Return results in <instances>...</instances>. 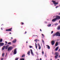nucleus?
<instances>
[{
    "mask_svg": "<svg viewBox=\"0 0 60 60\" xmlns=\"http://www.w3.org/2000/svg\"><path fill=\"white\" fill-rule=\"evenodd\" d=\"M56 35V34H52V36H53V37L55 36Z\"/></svg>",
    "mask_w": 60,
    "mask_h": 60,
    "instance_id": "nucleus-20",
    "label": "nucleus"
},
{
    "mask_svg": "<svg viewBox=\"0 0 60 60\" xmlns=\"http://www.w3.org/2000/svg\"><path fill=\"white\" fill-rule=\"evenodd\" d=\"M56 18L53 19L52 20L53 22L56 21L57 19H60V16L58 15H56Z\"/></svg>",
    "mask_w": 60,
    "mask_h": 60,
    "instance_id": "nucleus-1",
    "label": "nucleus"
},
{
    "mask_svg": "<svg viewBox=\"0 0 60 60\" xmlns=\"http://www.w3.org/2000/svg\"><path fill=\"white\" fill-rule=\"evenodd\" d=\"M59 48V47L58 46L55 49V50L56 51H57L58 49Z\"/></svg>",
    "mask_w": 60,
    "mask_h": 60,
    "instance_id": "nucleus-14",
    "label": "nucleus"
},
{
    "mask_svg": "<svg viewBox=\"0 0 60 60\" xmlns=\"http://www.w3.org/2000/svg\"><path fill=\"white\" fill-rule=\"evenodd\" d=\"M25 34H26V31L25 33Z\"/></svg>",
    "mask_w": 60,
    "mask_h": 60,
    "instance_id": "nucleus-45",
    "label": "nucleus"
},
{
    "mask_svg": "<svg viewBox=\"0 0 60 60\" xmlns=\"http://www.w3.org/2000/svg\"><path fill=\"white\" fill-rule=\"evenodd\" d=\"M5 43H6V44H7V41H5Z\"/></svg>",
    "mask_w": 60,
    "mask_h": 60,
    "instance_id": "nucleus-39",
    "label": "nucleus"
},
{
    "mask_svg": "<svg viewBox=\"0 0 60 60\" xmlns=\"http://www.w3.org/2000/svg\"><path fill=\"white\" fill-rule=\"evenodd\" d=\"M37 36V37H38V36H37V35H36V36Z\"/></svg>",
    "mask_w": 60,
    "mask_h": 60,
    "instance_id": "nucleus-47",
    "label": "nucleus"
},
{
    "mask_svg": "<svg viewBox=\"0 0 60 60\" xmlns=\"http://www.w3.org/2000/svg\"><path fill=\"white\" fill-rule=\"evenodd\" d=\"M46 46H47V48H48V49H50V47L49 46V45H46Z\"/></svg>",
    "mask_w": 60,
    "mask_h": 60,
    "instance_id": "nucleus-16",
    "label": "nucleus"
},
{
    "mask_svg": "<svg viewBox=\"0 0 60 60\" xmlns=\"http://www.w3.org/2000/svg\"><path fill=\"white\" fill-rule=\"evenodd\" d=\"M59 50L60 51V49H59Z\"/></svg>",
    "mask_w": 60,
    "mask_h": 60,
    "instance_id": "nucleus-58",
    "label": "nucleus"
},
{
    "mask_svg": "<svg viewBox=\"0 0 60 60\" xmlns=\"http://www.w3.org/2000/svg\"><path fill=\"white\" fill-rule=\"evenodd\" d=\"M38 46H39V49H41V46L40 45V44H38Z\"/></svg>",
    "mask_w": 60,
    "mask_h": 60,
    "instance_id": "nucleus-9",
    "label": "nucleus"
},
{
    "mask_svg": "<svg viewBox=\"0 0 60 60\" xmlns=\"http://www.w3.org/2000/svg\"><path fill=\"white\" fill-rule=\"evenodd\" d=\"M16 53H17V51H16V49H14V55H15V54H16Z\"/></svg>",
    "mask_w": 60,
    "mask_h": 60,
    "instance_id": "nucleus-7",
    "label": "nucleus"
},
{
    "mask_svg": "<svg viewBox=\"0 0 60 60\" xmlns=\"http://www.w3.org/2000/svg\"><path fill=\"white\" fill-rule=\"evenodd\" d=\"M45 57H47V55H45Z\"/></svg>",
    "mask_w": 60,
    "mask_h": 60,
    "instance_id": "nucleus-43",
    "label": "nucleus"
},
{
    "mask_svg": "<svg viewBox=\"0 0 60 60\" xmlns=\"http://www.w3.org/2000/svg\"><path fill=\"white\" fill-rule=\"evenodd\" d=\"M28 42H27V41L26 42V43H27Z\"/></svg>",
    "mask_w": 60,
    "mask_h": 60,
    "instance_id": "nucleus-49",
    "label": "nucleus"
},
{
    "mask_svg": "<svg viewBox=\"0 0 60 60\" xmlns=\"http://www.w3.org/2000/svg\"><path fill=\"white\" fill-rule=\"evenodd\" d=\"M15 60H18V58H16L15 59Z\"/></svg>",
    "mask_w": 60,
    "mask_h": 60,
    "instance_id": "nucleus-34",
    "label": "nucleus"
},
{
    "mask_svg": "<svg viewBox=\"0 0 60 60\" xmlns=\"http://www.w3.org/2000/svg\"><path fill=\"white\" fill-rule=\"evenodd\" d=\"M51 24H50L48 25L47 26H48L49 27V26H51Z\"/></svg>",
    "mask_w": 60,
    "mask_h": 60,
    "instance_id": "nucleus-24",
    "label": "nucleus"
},
{
    "mask_svg": "<svg viewBox=\"0 0 60 60\" xmlns=\"http://www.w3.org/2000/svg\"><path fill=\"white\" fill-rule=\"evenodd\" d=\"M25 56V55H23L22 56V57H24Z\"/></svg>",
    "mask_w": 60,
    "mask_h": 60,
    "instance_id": "nucleus-30",
    "label": "nucleus"
},
{
    "mask_svg": "<svg viewBox=\"0 0 60 60\" xmlns=\"http://www.w3.org/2000/svg\"><path fill=\"white\" fill-rule=\"evenodd\" d=\"M4 45V43H0V46H2Z\"/></svg>",
    "mask_w": 60,
    "mask_h": 60,
    "instance_id": "nucleus-10",
    "label": "nucleus"
},
{
    "mask_svg": "<svg viewBox=\"0 0 60 60\" xmlns=\"http://www.w3.org/2000/svg\"><path fill=\"white\" fill-rule=\"evenodd\" d=\"M11 30H12V28L7 29L6 30V31L7 32L9 31H11V32L12 31H11Z\"/></svg>",
    "mask_w": 60,
    "mask_h": 60,
    "instance_id": "nucleus-4",
    "label": "nucleus"
},
{
    "mask_svg": "<svg viewBox=\"0 0 60 60\" xmlns=\"http://www.w3.org/2000/svg\"><path fill=\"white\" fill-rule=\"evenodd\" d=\"M22 25H24V22H22Z\"/></svg>",
    "mask_w": 60,
    "mask_h": 60,
    "instance_id": "nucleus-35",
    "label": "nucleus"
},
{
    "mask_svg": "<svg viewBox=\"0 0 60 60\" xmlns=\"http://www.w3.org/2000/svg\"><path fill=\"white\" fill-rule=\"evenodd\" d=\"M35 47L36 48V49H37V44H36V43H35Z\"/></svg>",
    "mask_w": 60,
    "mask_h": 60,
    "instance_id": "nucleus-21",
    "label": "nucleus"
},
{
    "mask_svg": "<svg viewBox=\"0 0 60 60\" xmlns=\"http://www.w3.org/2000/svg\"><path fill=\"white\" fill-rule=\"evenodd\" d=\"M58 42H56L55 44L56 46H57V45H58Z\"/></svg>",
    "mask_w": 60,
    "mask_h": 60,
    "instance_id": "nucleus-19",
    "label": "nucleus"
},
{
    "mask_svg": "<svg viewBox=\"0 0 60 60\" xmlns=\"http://www.w3.org/2000/svg\"><path fill=\"white\" fill-rule=\"evenodd\" d=\"M36 54H37V55H38V52H36Z\"/></svg>",
    "mask_w": 60,
    "mask_h": 60,
    "instance_id": "nucleus-38",
    "label": "nucleus"
},
{
    "mask_svg": "<svg viewBox=\"0 0 60 60\" xmlns=\"http://www.w3.org/2000/svg\"><path fill=\"white\" fill-rule=\"evenodd\" d=\"M56 5H54V6H56Z\"/></svg>",
    "mask_w": 60,
    "mask_h": 60,
    "instance_id": "nucleus-53",
    "label": "nucleus"
},
{
    "mask_svg": "<svg viewBox=\"0 0 60 60\" xmlns=\"http://www.w3.org/2000/svg\"><path fill=\"white\" fill-rule=\"evenodd\" d=\"M52 33H53V31H52L51 32V34H52Z\"/></svg>",
    "mask_w": 60,
    "mask_h": 60,
    "instance_id": "nucleus-33",
    "label": "nucleus"
},
{
    "mask_svg": "<svg viewBox=\"0 0 60 60\" xmlns=\"http://www.w3.org/2000/svg\"><path fill=\"white\" fill-rule=\"evenodd\" d=\"M42 54L43 55V54H44V52L43 51H42Z\"/></svg>",
    "mask_w": 60,
    "mask_h": 60,
    "instance_id": "nucleus-31",
    "label": "nucleus"
},
{
    "mask_svg": "<svg viewBox=\"0 0 60 60\" xmlns=\"http://www.w3.org/2000/svg\"><path fill=\"white\" fill-rule=\"evenodd\" d=\"M55 16H53V18H55Z\"/></svg>",
    "mask_w": 60,
    "mask_h": 60,
    "instance_id": "nucleus-52",
    "label": "nucleus"
},
{
    "mask_svg": "<svg viewBox=\"0 0 60 60\" xmlns=\"http://www.w3.org/2000/svg\"><path fill=\"white\" fill-rule=\"evenodd\" d=\"M37 40H38V39H35L34 40V41H37Z\"/></svg>",
    "mask_w": 60,
    "mask_h": 60,
    "instance_id": "nucleus-28",
    "label": "nucleus"
},
{
    "mask_svg": "<svg viewBox=\"0 0 60 60\" xmlns=\"http://www.w3.org/2000/svg\"><path fill=\"white\" fill-rule=\"evenodd\" d=\"M3 41V39H0V42H1Z\"/></svg>",
    "mask_w": 60,
    "mask_h": 60,
    "instance_id": "nucleus-23",
    "label": "nucleus"
},
{
    "mask_svg": "<svg viewBox=\"0 0 60 60\" xmlns=\"http://www.w3.org/2000/svg\"><path fill=\"white\" fill-rule=\"evenodd\" d=\"M16 41H17V40L16 39H15L14 40L12 41L13 43H15V42H16Z\"/></svg>",
    "mask_w": 60,
    "mask_h": 60,
    "instance_id": "nucleus-12",
    "label": "nucleus"
},
{
    "mask_svg": "<svg viewBox=\"0 0 60 60\" xmlns=\"http://www.w3.org/2000/svg\"><path fill=\"white\" fill-rule=\"evenodd\" d=\"M11 40H12V39H13V38H11Z\"/></svg>",
    "mask_w": 60,
    "mask_h": 60,
    "instance_id": "nucleus-40",
    "label": "nucleus"
},
{
    "mask_svg": "<svg viewBox=\"0 0 60 60\" xmlns=\"http://www.w3.org/2000/svg\"><path fill=\"white\" fill-rule=\"evenodd\" d=\"M1 30H3V29H2V28H1Z\"/></svg>",
    "mask_w": 60,
    "mask_h": 60,
    "instance_id": "nucleus-54",
    "label": "nucleus"
},
{
    "mask_svg": "<svg viewBox=\"0 0 60 60\" xmlns=\"http://www.w3.org/2000/svg\"><path fill=\"white\" fill-rule=\"evenodd\" d=\"M10 34H11V33L10 32L9 33Z\"/></svg>",
    "mask_w": 60,
    "mask_h": 60,
    "instance_id": "nucleus-50",
    "label": "nucleus"
},
{
    "mask_svg": "<svg viewBox=\"0 0 60 60\" xmlns=\"http://www.w3.org/2000/svg\"><path fill=\"white\" fill-rule=\"evenodd\" d=\"M59 7L58 6H57L56 7V8H58V7Z\"/></svg>",
    "mask_w": 60,
    "mask_h": 60,
    "instance_id": "nucleus-32",
    "label": "nucleus"
},
{
    "mask_svg": "<svg viewBox=\"0 0 60 60\" xmlns=\"http://www.w3.org/2000/svg\"><path fill=\"white\" fill-rule=\"evenodd\" d=\"M52 2L53 3V4H58V3L56 2V1H54L53 0H52Z\"/></svg>",
    "mask_w": 60,
    "mask_h": 60,
    "instance_id": "nucleus-5",
    "label": "nucleus"
},
{
    "mask_svg": "<svg viewBox=\"0 0 60 60\" xmlns=\"http://www.w3.org/2000/svg\"><path fill=\"white\" fill-rule=\"evenodd\" d=\"M9 47V45H7L5 47V49H8V48Z\"/></svg>",
    "mask_w": 60,
    "mask_h": 60,
    "instance_id": "nucleus-8",
    "label": "nucleus"
},
{
    "mask_svg": "<svg viewBox=\"0 0 60 60\" xmlns=\"http://www.w3.org/2000/svg\"><path fill=\"white\" fill-rule=\"evenodd\" d=\"M12 49H13V47H12L10 46L8 48L7 50L8 51H11V50Z\"/></svg>",
    "mask_w": 60,
    "mask_h": 60,
    "instance_id": "nucleus-2",
    "label": "nucleus"
},
{
    "mask_svg": "<svg viewBox=\"0 0 60 60\" xmlns=\"http://www.w3.org/2000/svg\"><path fill=\"white\" fill-rule=\"evenodd\" d=\"M56 34L57 36H60V33L58 32H56Z\"/></svg>",
    "mask_w": 60,
    "mask_h": 60,
    "instance_id": "nucleus-3",
    "label": "nucleus"
},
{
    "mask_svg": "<svg viewBox=\"0 0 60 60\" xmlns=\"http://www.w3.org/2000/svg\"><path fill=\"white\" fill-rule=\"evenodd\" d=\"M8 44H11V42H9L8 43Z\"/></svg>",
    "mask_w": 60,
    "mask_h": 60,
    "instance_id": "nucleus-29",
    "label": "nucleus"
},
{
    "mask_svg": "<svg viewBox=\"0 0 60 60\" xmlns=\"http://www.w3.org/2000/svg\"><path fill=\"white\" fill-rule=\"evenodd\" d=\"M42 42L43 44L44 43V41H43V40H42Z\"/></svg>",
    "mask_w": 60,
    "mask_h": 60,
    "instance_id": "nucleus-25",
    "label": "nucleus"
},
{
    "mask_svg": "<svg viewBox=\"0 0 60 60\" xmlns=\"http://www.w3.org/2000/svg\"><path fill=\"white\" fill-rule=\"evenodd\" d=\"M20 60H24V59H21Z\"/></svg>",
    "mask_w": 60,
    "mask_h": 60,
    "instance_id": "nucleus-37",
    "label": "nucleus"
},
{
    "mask_svg": "<svg viewBox=\"0 0 60 60\" xmlns=\"http://www.w3.org/2000/svg\"><path fill=\"white\" fill-rule=\"evenodd\" d=\"M40 31H41H41H42V30H41V29H40Z\"/></svg>",
    "mask_w": 60,
    "mask_h": 60,
    "instance_id": "nucleus-42",
    "label": "nucleus"
},
{
    "mask_svg": "<svg viewBox=\"0 0 60 60\" xmlns=\"http://www.w3.org/2000/svg\"><path fill=\"white\" fill-rule=\"evenodd\" d=\"M57 60H59V59H58Z\"/></svg>",
    "mask_w": 60,
    "mask_h": 60,
    "instance_id": "nucleus-60",
    "label": "nucleus"
},
{
    "mask_svg": "<svg viewBox=\"0 0 60 60\" xmlns=\"http://www.w3.org/2000/svg\"><path fill=\"white\" fill-rule=\"evenodd\" d=\"M5 46H3L2 48V50H4V49H5Z\"/></svg>",
    "mask_w": 60,
    "mask_h": 60,
    "instance_id": "nucleus-17",
    "label": "nucleus"
},
{
    "mask_svg": "<svg viewBox=\"0 0 60 60\" xmlns=\"http://www.w3.org/2000/svg\"><path fill=\"white\" fill-rule=\"evenodd\" d=\"M40 60H41V58H40Z\"/></svg>",
    "mask_w": 60,
    "mask_h": 60,
    "instance_id": "nucleus-48",
    "label": "nucleus"
},
{
    "mask_svg": "<svg viewBox=\"0 0 60 60\" xmlns=\"http://www.w3.org/2000/svg\"><path fill=\"white\" fill-rule=\"evenodd\" d=\"M42 36H43V37H44V35H43V34H42Z\"/></svg>",
    "mask_w": 60,
    "mask_h": 60,
    "instance_id": "nucleus-36",
    "label": "nucleus"
},
{
    "mask_svg": "<svg viewBox=\"0 0 60 60\" xmlns=\"http://www.w3.org/2000/svg\"><path fill=\"white\" fill-rule=\"evenodd\" d=\"M55 55H59L58 54V52H55Z\"/></svg>",
    "mask_w": 60,
    "mask_h": 60,
    "instance_id": "nucleus-22",
    "label": "nucleus"
},
{
    "mask_svg": "<svg viewBox=\"0 0 60 60\" xmlns=\"http://www.w3.org/2000/svg\"><path fill=\"white\" fill-rule=\"evenodd\" d=\"M50 60H52V59H50Z\"/></svg>",
    "mask_w": 60,
    "mask_h": 60,
    "instance_id": "nucleus-55",
    "label": "nucleus"
},
{
    "mask_svg": "<svg viewBox=\"0 0 60 60\" xmlns=\"http://www.w3.org/2000/svg\"><path fill=\"white\" fill-rule=\"evenodd\" d=\"M59 55H55V58L56 59H57V58L58 57V56Z\"/></svg>",
    "mask_w": 60,
    "mask_h": 60,
    "instance_id": "nucleus-13",
    "label": "nucleus"
},
{
    "mask_svg": "<svg viewBox=\"0 0 60 60\" xmlns=\"http://www.w3.org/2000/svg\"><path fill=\"white\" fill-rule=\"evenodd\" d=\"M59 15H60V13L59 14Z\"/></svg>",
    "mask_w": 60,
    "mask_h": 60,
    "instance_id": "nucleus-46",
    "label": "nucleus"
},
{
    "mask_svg": "<svg viewBox=\"0 0 60 60\" xmlns=\"http://www.w3.org/2000/svg\"><path fill=\"white\" fill-rule=\"evenodd\" d=\"M4 53H3L2 54V56L3 57L4 56Z\"/></svg>",
    "mask_w": 60,
    "mask_h": 60,
    "instance_id": "nucleus-27",
    "label": "nucleus"
},
{
    "mask_svg": "<svg viewBox=\"0 0 60 60\" xmlns=\"http://www.w3.org/2000/svg\"><path fill=\"white\" fill-rule=\"evenodd\" d=\"M30 52H31V54L32 55V56H34V53H33V51L32 49H30Z\"/></svg>",
    "mask_w": 60,
    "mask_h": 60,
    "instance_id": "nucleus-11",
    "label": "nucleus"
},
{
    "mask_svg": "<svg viewBox=\"0 0 60 60\" xmlns=\"http://www.w3.org/2000/svg\"><path fill=\"white\" fill-rule=\"evenodd\" d=\"M3 60V58H1V60Z\"/></svg>",
    "mask_w": 60,
    "mask_h": 60,
    "instance_id": "nucleus-41",
    "label": "nucleus"
},
{
    "mask_svg": "<svg viewBox=\"0 0 60 60\" xmlns=\"http://www.w3.org/2000/svg\"><path fill=\"white\" fill-rule=\"evenodd\" d=\"M7 53H6V56H7Z\"/></svg>",
    "mask_w": 60,
    "mask_h": 60,
    "instance_id": "nucleus-44",
    "label": "nucleus"
},
{
    "mask_svg": "<svg viewBox=\"0 0 60 60\" xmlns=\"http://www.w3.org/2000/svg\"><path fill=\"white\" fill-rule=\"evenodd\" d=\"M51 44L52 45H53L54 44H55V41L54 40H52L51 42Z\"/></svg>",
    "mask_w": 60,
    "mask_h": 60,
    "instance_id": "nucleus-6",
    "label": "nucleus"
},
{
    "mask_svg": "<svg viewBox=\"0 0 60 60\" xmlns=\"http://www.w3.org/2000/svg\"><path fill=\"white\" fill-rule=\"evenodd\" d=\"M39 41V40H38V41Z\"/></svg>",
    "mask_w": 60,
    "mask_h": 60,
    "instance_id": "nucleus-57",
    "label": "nucleus"
},
{
    "mask_svg": "<svg viewBox=\"0 0 60 60\" xmlns=\"http://www.w3.org/2000/svg\"><path fill=\"white\" fill-rule=\"evenodd\" d=\"M36 60H39V59H37Z\"/></svg>",
    "mask_w": 60,
    "mask_h": 60,
    "instance_id": "nucleus-51",
    "label": "nucleus"
},
{
    "mask_svg": "<svg viewBox=\"0 0 60 60\" xmlns=\"http://www.w3.org/2000/svg\"><path fill=\"white\" fill-rule=\"evenodd\" d=\"M30 51H29L27 53V54L28 55V56H30Z\"/></svg>",
    "mask_w": 60,
    "mask_h": 60,
    "instance_id": "nucleus-15",
    "label": "nucleus"
},
{
    "mask_svg": "<svg viewBox=\"0 0 60 60\" xmlns=\"http://www.w3.org/2000/svg\"><path fill=\"white\" fill-rule=\"evenodd\" d=\"M29 47H30V48H33V47H32V46L31 45H29Z\"/></svg>",
    "mask_w": 60,
    "mask_h": 60,
    "instance_id": "nucleus-26",
    "label": "nucleus"
},
{
    "mask_svg": "<svg viewBox=\"0 0 60 60\" xmlns=\"http://www.w3.org/2000/svg\"><path fill=\"white\" fill-rule=\"evenodd\" d=\"M57 29L58 30H59V29H60V26H59L58 27V28H57Z\"/></svg>",
    "mask_w": 60,
    "mask_h": 60,
    "instance_id": "nucleus-18",
    "label": "nucleus"
},
{
    "mask_svg": "<svg viewBox=\"0 0 60 60\" xmlns=\"http://www.w3.org/2000/svg\"><path fill=\"white\" fill-rule=\"evenodd\" d=\"M59 56V57H60V55Z\"/></svg>",
    "mask_w": 60,
    "mask_h": 60,
    "instance_id": "nucleus-59",
    "label": "nucleus"
},
{
    "mask_svg": "<svg viewBox=\"0 0 60 60\" xmlns=\"http://www.w3.org/2000/svg\"><path fill=\"white\" fill-rule=\"evenodd\" d=\"M50 60H52V59H50Z\"/></svg>",
    "mask_w": 60,
    "mask_h": 60,
    "instance_id": "nucleus-56",
    "label": "nucleus"
}]
</instances>
